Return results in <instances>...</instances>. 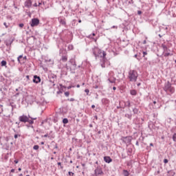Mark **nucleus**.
<instances>
[{"label":"nucleus","instance_id":"29","mask_svg":"<svg viewBox=\"0 0 176 176\" xmlns=\"http://www.w3.org/2000/svg\"><path fill=\"white\" fill-rule=\"evenodd\" d=\"M143 45H146V40H144V41H143Z\"/></svg>","mask_w":176,"mask_h":176},{"label":"nucleus","instance_id":"63","mask_svg":"<svg viewBox=\"0 0 176 176\" xmlns=\"http://www.w3.org/2000/svg\"><path fill=\"white\" fill-rule=\"evenodd\" d=\"M175 63H176V60H175Z\"/></svg>","mask_w":176,"mask_h":176},{"label":"nucleus","instance_id":"8","mask_svg":"<svg viewBox=\"0 0 176 176\" xmlns=\"http://www.w3.org/2000/svg\"><path fill=\"white\" fill-rule=\"evenodd\" d=\"M25 60H27V56H23L22 55H20L18 57V61L19 63H21V64H23V63H25Z\"/></svg>","mask_w":176,"mask_h":176},{"label":"nucleus","instance_id":"41","mask_svg":"<svg viewBox=\"0 0 176 176\" xmlns=\"http://www.w3.org/2000/svg\"><path fill=\"white\" fill-rule=\"evenodd\" d=\"M76 87L80 88V85H77Z\"/></svg>","mask_w":176,"mask_h":176},{"label":"nucleus","instance_id":"14","mask_svg":"<svg viewBox=\"0 0 176 176\" xmlns=\"http://www.w3.org/2000/svg\"><path fill=\"white\" fill-rule=\"evenodd\" d=\"M68 122H69V120H68L67 118H63V123L64 124H68Z\"/></svg>","mask_w":176,"mask_h":176},{"label":"nucleus","instance_id":"45","mask_svg":"<svg viewBox=\"0 0 176 176\" xmlns=\"http://www.w3.org/2000/svg\"><path fill=\"white\" fill-rule=\"evenodd\" d=\"M44 144H45V142H42L41 145H44Z\"/></svg>","mask_w":176,"mask_h":176},{"label":"nucleus","instance_id":"40","mask_svg":"<svg viewBox=\"0 0 176 176\" xmlns=\"http://www.w3.org/2000/svg\"><path fill=\"white\" fill-rule=\"evenodd\" d=\"M150 146H153V143H151V144H150Z\"/></svg>","mask_w":176,"mask_h":176},{"label":"nucleus","instance_id":"5","mask_svg":"<svg viewBox=\"0 0 176 176\" xmlns=\"http://www.w3.org/2000/svg\"><path fill=\"white\" fill-rule=\"evenodd\" d=\"M31 27H36L39 25V19L34 18L32 19V21L30 22Z\"/></svg>","mask_w":176,"mask_h":176},{"label":"nucleus","instance_id":"11","mask_svg":"<svg viewBox=\"0 0 176 176\" xmlns=\"http://www.w3.org/2000/svg\"><path fill=\"white\" fill-rule=\"evenodd\" d=\"M95 173L96 175H102L103 172L102 170V169L99 167H98L96 170H95Z\"/></svg>","mask_w":176,"mask_h":176},{"label":"nucleus","instance_id":"51","mask_svg":"<svg viewBox=\"0 0 176 176\" xmlns=\"http://www.w3.org/2000/svg\"><path fill=\"white\" fill-rule=\"evenodd\" d=\"M69 163H70V164H72V163H73V161L71 160V161L69 162Z\"/></svg>","mask_w":176,"mask_h":176},{"label":"nucleus","instance_id":"58","mask_svg":"<svg viewBox=\"0 0 176 176\" xmlns=\"http://www.w3.org/2000/svg\"><path fill=\"white\" fill-rule=\"evenodd\" d=\"M19 176H23V174H20Z\"/></svg>","mask_w":176,"mask_h":176},{"label":"nucleus","instance_id":"22","mask_svg":"<svg viewBox=\"0 0 176 176\" xmlns=\"http://www.w3.org/2000/svg\"><path fill=\"white\" fill-rule=\"evenodd\" d=\"M65 96H67V97H69V92H68V91L65 92Z\"/></svg>","mask_w":176,"mask_h":176},{"label":"nucleus","instance_id":"42","mask_svg":"<svg viewBox=\"0 0 176 176\" xmlns=\"http://www.w3.org/2000/svg\"><path fill=\"white\" fill-rule=\"evenodd\" d=\"M153 104H157V102H156V101H153Z\"/></svg>","mask_w":176,"mask_h":176},{"label":"nucleus","instance_id":"60","mask_svg":"<svg viewBox=\"0 0 176 176\" xmlns=\"http://www.w3.org/2000/svg\"><path fill=\"white\" fill-rule=\"evenodd\" d=\"M70 47H72H72H73L72 45H71Z\"/></svg>","mask_w":176,"mask_h":176},{"label":"nucleus","instance_id":"24","mask_svg":"<svg viewBox=\"0 0 176 176\" xmlns=\"http://www.w3.org/2000/svg\"><path fill=\"white\" fill-rule=\"evenodd\" d=\"M68 174H69V176H74V173H72V172H69Z\"/></svg>","mask_w":176,"mask_h":176},{"label":"nucleus","instance_id":"32","mask_svg":"<svg viewBox=\"0 0 176 176\" xmlns=\"http://www.w3.org/2000/svg\"><path fill=\"white\" fill-rule=\"evenodd\" d=\"M127 104H128V107H130V101H128Z\"/></svg>","mask_w":176,"mask_h":176},{"label":"nucleus","instance_id":"50","mask_svg":"<svg viewBox=\"0 0 176 176\" xmlns=\"http://www.w3.org/2000/svg\"><path fill=\"white\" fill-rule=\"evenodd\" d=\"M44 137H45V138H47V135H45Z\"/></svg>","mask_w":176,"mask_h":176},{"label":"nucleus","instance_id":"12","mask_svg":"<svg viewBox=\"0 0 176 176\" xmlns=\"http://www.w3.org/2000/svg\"><path fill=\"white\" fill-rule=\"evenodd\" d=\"M104 160L107 163H110V162H112V160H111V157H109V156H105V157H104Z\"/></svg>","mask_w":176,"mask_h":176},{"label":"nucleus","instance_id":"35","mask_svg":"<svg viewBox=\"0 0 176 176\" xmlns=\"http://www.w3.org/2000/svg\"><path fill=\"white\" fill-rule=\"evenodd\" d=\"M91 107H92V109H95V107H96L95 104H92Z\"/></svg>","mask_w":176,"mask_h":176},{"label":"nucleus","instance_id":"25","mask_svg":"<svg viewBox=\"0 0 176 176\" xmlns=\"http://www.w3.org/2000/svg\"><path fill=\"white\" fill-rule=\"evenodd\" d=\"M19 27H20V28H23V27H24V24L23 23H20Z\"/></svg>","mask_w":176,"mask_h":176},{"label":"nucleus","instance_id":"48","mask_svg":"<svg viewBox=\"0 0 176 176\" xmlns=\"http://www.w3.org/2000/svg\"><path fill=\"white\" fill-rule=\"evenodd\" d=\"M26 78H27L28 79H29V78H30V76H27Z\"/></svg>","mask_w":176,"mask_h":176},{"label":"nucleus","instance_id":"52","mask_svg":"<svg viewBox=\"0 0 176 176\" xmlns=\"http://www.w3.org/2000/svg\"><path fill=\"white\" fill-rule=\"evenodd\" d=\"M112 28H116V26H113Z\"/></svg>","mask_w":176,"mask_h":176},{"label":"nucleus","instance_id":"3","mask_svg":"<svg viewBox=\"0 0 176 176\" xmlns=\"http://www.w3.org/2000/svg\"><path fill=\"white\" fill-rule=\"evenodd\" d=\"M94 54L96 58H97V57H101L102 58H105V56H107V53H105V52H102V51H101V50H100L98 48L94 49Z\"/></svg>","mask_w":176,"mask_h":176},{"label":"nucleus","instance_id":"7","mask_svg":"<svg viewBox=\"0 0 176 176\" xmlns=\"http://www.w3.org/2000/svg\"><path fill=\"white\" fill-rule=\"evenodd\" d=\"M162 47L164 50V55L165 57H167L168 56H171V54H170V52H166V51L167 50V46H166L164 44L162 45Z\"/></svg>","mask_w":176,"mask_h":176},{"label":"nucleus","instance_id":"23","mask_svg":"<svg viewBox=\"0 0 176 176\" xmlns=\"http://www.w3.org/2000/svg\"><path fill=\"white\" fill-rule=\"evenodd\" d=\"M62 60L63 61H67V56H63Z\"/></svg>","mask_w":176,"mask_h":176},{"label":"nucleus","instance_id":"54","mask_svg":"<svg viewBox=\"0 0 176 176\" xmlns=\"http://www.w3.org/2000/svg\"><path fill=\"white\" fill-rule=\"evenodd\" d=\"M19 171H21V168H19Z\"/></svg>","mask_w":176,"mask_h":176},{"label":"nucleus","instance_id":"20","mask_svg":"<svg viewBox=\"0 0 176 176\" xmlns=\"http://www.w3.org/2000/svg\"><path fill=\"white\" fill-rule=\"evenodd\" d=\"M109 80L110 82L114 83L115 81H116V79H113V80H112L111 78H109Z\"/></svg>","mask_w":176,"mask_h":176},{"label":"nucleus","instance_id":"16","mask_svg":"<svg viewBox=\"0 0 176 176\" xmlns=\"http://www.w3.org/2000/svg\"><path fill=\"white\" fill-rule=\"evenodd\" d=\"M60 23L62 24V25H65V20L60 19Z\"/></svg>","mask_w":176,"mask_h":176},{"label":"nucleus","instance_id":"55","mask_svg":"<svg viewBox=\"0 0 176 176\" xmlns=\"http://www.w3.org/2000/svg\"><path fill=\"white\" fill-rule=\"evenodd\" d=\"M96 36V34L94 33V34H93V36Z\"/></svg>","mask_w":176,"mask_h":176},{"label":"nucleus","instance_id":"33","mask_svg":"<svg viewBox=\"0 0 176 176\" xmlns=\"http://www.w3.org/2000/svg\"><path fill=\"white\" fill-rule=\"evenodd\" d=\"M14 138H15V139H17V138H18V135H17V134H16V135H14Z\"/></svg>","mask_w":176,"mask_h":176},{"label":"nucleus","instance_id":"34","mask_svg":"<svg viewBox=\"0 0 176 176\" xmlns=\"http://www.w3.org/2000/svg\"><path fill=\"white\" fill-rule=\"evenodd\" d=\"M34 6L35 8H36V7L38 6V4H36V3L34 4Z\"/></svg>","mask_w":176,"mask_h":176},{"label":"nucleus","instance_id":"4","mask_svg":"<svg viewBox=\"0 0 176 176\" xmlns=\"http://www.w3.org/2000/svg\"><path fill=\"white\" fill-rule=\"evenodd\" d=\"M19 121L21 122H28L30 124H32L34 123L32 120H30L27 116L23 115L19 116Z\"/></svg>","mask_w":176,"mask_h":176},{"label":"nucleus","instance_id":"27","mask_svg":"<svg viewBox=\"0 0 176 176\" xmlns=\"http://www.w3.org/2000/svg\"><path fill=\"white\" fill-rule=\"evenodd\" d=\"M168 162V160L167 159L164 160V163L167 164Z\"/></svg>","mask_w":176,"mask_h":176},{"label":"nucleus","instance_id":"47","mask_svg":"<svg viewBox=\"0 0 176 176\" xmlns=\"http://www.w3.org/2000/svg\"><path fill=\"white\" fill-rule=\"evenodd\" d=\"M71 88H72L71 86H69V87H67L68 89H71Z\"/></svg>","mask_w":176,"mask_h":176},{"label":"nucleus","instance_id":"30","mask_svg":"<svg viewBox=\"0 0 176 176\" xmlns=\"http://www.w3.org/2000/svg\"><path fill=\"white\" fill-rule=\"evenodd\" d=\"M166 53H170V50H168V48L167 50L166 51Z\"/></svg>","mask_w":176,"mask_h":176},{"label":"nucleus","instance_id":"28","mask_svg":"<svg viewBox=\"0 0 176 176\" xmlns=\"http://www.w3.org/2000/svg\"><path fill=\"white\" fill-rule=\"evenodd\" d=\"M146 54H148V53H146V52H143V56H144V57H145V56H146Z\"/></svg>","mask_w":176,"mask_h":176},{"label":"nucleus","instance_id":"15","mask_svg":"<svg viewBox=\"0 0 176 176\" xmlns=\"http://www.w3.org/2000/svg\"><path fill=\"white\" fill-rule=\"evenodd\" d=\"M131 94L133 96H135V95H137V91L135 90H131Z\"/></svg>","mask_w":176,"mask_h":176},{"label":"nucleus","instance_id":"36","mask_svg":"<svg viewBox=\"0 0 176 176\" xmlns=\"http://www.w3.org/2000/svg\"><path fill=\"white\" fill-rule=\"evenodd\" d=\"M14 162H15L16 164H18V163H19V160H14Z\"/></svg>","mask_w":176,"mask_h":176},{"label":"nucleus","instance_id":"37","mask_svg":"<svg viewBox=\"0 0 176 176\" xmlns=\"http://www.w3.org/2000/svg\"><path fill=\"white\" fill-rule=\"evenodd\" d=\"M14 171H15V170H14V169H12V170H11V173H14Z\"/></svg>","mask_w":176,"mask_h":176},{"label":"nucleus","instance_id":"38","mask_svg":"<svg viewBox=\"0 0 176 176\" xmlns=\"http://www.w3.org/2000/svg\"><path fill=\"white\" fill-rule=\"evenodd\" d=\"M141 13H142L141 11H140V10L138 11V14H141Z\"/></svg>","mask_w":176,"mask_h":176},{"label":"nucleus","instance_id":"43","mask_svg":"<svg viewBox=\"0 0 176 176\" xmlns=\"http://www.w3.org/2000/svg\"><path fill=\"white\" fill-rule=\"evenodd\" d=\"M63 168H64V166H60V169H63Z\"/></svg>","mask_w":176,"mask_h":176},{"label":"nucleus","instance_id":"26","mask_svg":"<svg viewBox=\"0 0 176 176\" xmlns=\"http://www.w3.org/2000/svg\"><path fill=\"white\" fill-rule=\"evenodd\" d=\"M85 93H87V95H89V90L88 89H85Z\"/></svg>","mask_w":176,"mask_h":176},{"label":"nucleus","instance_id":"1","mask_svg":"<svg viewBox=\"0 0 176 176\" xmlns=\"http://www.w3.org/2000/svg\"><path fill=\"white\" fill-rule=\"evenodd\" d=\"M138 76V73L135 70H130L128 73V79L131 82H137Z\"/></svg>","mask_w":176,"mask_h":176},{"label":"nucleus","instance_id":"44","mask_svg":"<svg viewBox=\"0 0 176 176\" xmlns=\"http://www.w3.org/2000/svg\"><path fill=\"white\" fill-rule=\"evenodd\" d=\"M113 89L115 91L116 89V87H113Z\"/></svg>","mask_w":176,"mask_h":176},{"label":"nucleus","instance_id":"57","mask_svg":"<svg viewBox=\"0 0 176 176\" xmlns=\"http://www.w3.org/2000/svg\"><path fill=\"white\" fill-rule=\"evenodd\" d=\"M76 168H79V166H76Z\"/></svg>","mask_w":176,"mask_h":176},{"label":"nucleus","instance_id":"19","mask_svg":"<svg viewBox=\"0 0 176 176\" xmlns=\"http://www.w3.org/2000/svg\"><path fill=\"white\" fill-rule=\"evenodd\" d=\"M172 139L174 142H176V133H174L173 136L172 137Z\"/></svg>","mask_w":176,"mask_h":176},{"label":"nucleus","instance_id":"39","mask_svg":"<svg viewBox=\"0 0 176 176\" xmlns=\"http://www.w3.org/2000/svg\"><path fill=\"white\" fill-rule=\"evenodd\" d=\"M61 164H62L61 162H58V166H61Z\"/></svg>","mask_w":176,"mask_h":176},{"label":"nucleus","instance_id":"62","mask_svg":"<svg viewBox=\"0 0 176 176\" xmlns=\"http://www.w3.org/2000/svg\"><path fill=\"white\" fill-rule=\"evenodd\" d=\"M82 85H85V83H82Z\"/></svg>","mask_w":176,"mask_h":176},{"label":"nucleus","instance_id":"56","mask_svg":"<svg viewBox=\"0 0 176 176\" xmlns=\"http://www.w3.org/2000/svg\"><path fill=\"white\" fill-rule=\"evenodd\" d=\"M14 8H15V9H17V7H16V6H14Z\"/></svg>","mask_w":176,"mask_h":176},{"label":"nucleus","instance_id":"21","mask_svg":"<svg viewBox=\"0 0 176 176\" xmlns=\"http://www.w3.org/2000/svg\"><path fill=\"white\" fill-rule=\"evenodd\" d=\"M3 111V106H2V104H0V113H1Z\"/></svg>","mask_w":176,"mask_h":176},{"label":"nucleus","instance_id":"13","mask_svg":"<svg viewBox=\"0 0 176 176\" xmlns=\"http://www.w3.org/2000/svg\"><path fill=\"white\" fill-rule=\"evenodd\" d=\"M123 175H124V176H129L130 173H129V171H127V170H124Z\"/></svg>","mask_w":176,"mask_h":176},{"label":"nucleus","instance_id":"46","mask_svg":"<svg viewBox=\"0 0 176 176\" xmlns=\"http://www.w3.org/2000/svg\"><path fill=\"white\" fill-rule=\"evenodd\" d=\"M41 5H42V3H38V6H40Z\"/></svg>","mask_w":176,"mask_h":176},{"label":"nucleus","instance_id":"61","mask_svg":"<svg viewBox=\"0 0 176 176\" xmlns=\"http://www.w3.org/2000/svg\"><path fill=\"white\" fill-rule=\"evenodd\" d=\"M135 57H137V54L135 55Z\"/></svg>","mask_w":176,"mask_h":176},{"label":"nucleus","instance_id":"64","mask_svg":"<svg viewBox=\"0 0 176 176\" xmlns=\"http://www.w3.org/2000/svg\"><path fill=\"white\" fill-rule=\"evenodd\" d=\"M26 176H30V175H26Z\"/></svg>","mask_w":176,"mask_h":176},{"label":"nucleus","instance_id":"59","mask_svg":"<svg viewBox=\"0 0 176 176\" xmlns=\"http://www.w3.org/2000/svg\"><path fill=\"white\" fill-rule=\"evenodd\" d=\"M140 83L138 84V86H140Z\"/></svg>","mask_w":176,"mask_h":176},{"label":"nucleus","instance_id":"53","mask_svg":"<svg viewBox=\"0 0 176 176\" xmlns=\"http://www.w3.org/2000/svg\"><path fill=\"white\" fill-rule=\"evenodd\" d=\"M82 166H85V164H82Z\"/></svg>","mask_w":176,"mask_h":176},{"label":"nucleus","instance_id":"18","mask_svg":"<svg viewBox=\"0 0 176 176\" xmlns=\"http://www.w3.org/2000/svg\"><path fill=\"white\" fill-rule=\"evenodd\" d=\"M1 66L2 67L6 66V60H2L1 61Z\"/></svg>","mask_w":176,"mask_h":176},{"label":"nucleus","instance_id":"9","mask_svg":"<svg viewBox=\"0 0 176 176\" xmlns=\"http://www.w3.org/2000/svg\"><path fill=\"white\" fill-rule=\"evenodd\" d=\"M25 8H31V6H32V1H31V0H27L25 2Z\"/></svg>","mask_w":176,"mask_h":176},{"label":"nucleus","instance_id":"49","mask_svg":"<svg viewBox=\"0 0 176 176\" xmlns=\"http://www.w3.org/2000/svg\"><path fill=\"white\" fill-rule=\"evenodd\" d=\"M78 23H82V21H81V20H79V21H78Z\"/></svg>","mask_w":176,"mask_h":176},{"label":"nucleus","instance_id":"17","mask_svg":"<svg viewBox=\"0 0 176 176\" xmlns=\"http://www.w3.org/2000/svg\"><path fill=\"white\" fill-rule=\"evenodd\" d=\"M33 149H34V151H38V149H39L38 145H34V146H33Z\"/></svg>","mask_w":176,"mask_h":176},{"label":"nucleus","instance_id":"2","mask_svg":"<svg viewBox=\"0 0 176 176\" xmlns=\"http://www.w3.org/2000/svg\"><path fill=\"white\" fill-rule=\"evenodd\" d=\"M164 91L166 92V94L171 95L175 93V88L172 87L171 84L168 82L165 84V87L163 88Z\"/></svg>","mask_w":176,"mask_h":176},{"label":"nucleus","instance_id":"10","mask_svg":"<svg viewBox=\"0 0 176 176\" xmlns=\"http://www.w3.org/2000/svg\"><path fill=\"white\" fill-rule=\"evenodd\" d=\"M33 82L35 83H38L41 82V77L37 76H34V79H33Z\"/></svg>","mask_w":176,"mask_h":176},{"label":"nucleus","instance_id":"6","mask_svg":"<svg viewBox=\"0 0 176 176\" xmlns=\"http://www.w3.org/2000/svg\"><path fill=\"white\" fill-rule=\"evenodd\" d=\"M122 141L125 144H130L132 141V138L131 136L122 137Z\"/></svg>","mask_w":176,"mask_h":176},{"label":"nucleus","instance_id":"31","mask_svg":"<svg viewBox=\"0 0 176 176\" xmlns=\"http://www.w3.org/2000/svg\"><path fill=\"white\" fill-rule=\"evenodd\" d=\"M3 24H4L5 27H6V28H8V25H6V23H4Z\"/></svg>","mask_w":176,"mask_h":176}]
</instances>
